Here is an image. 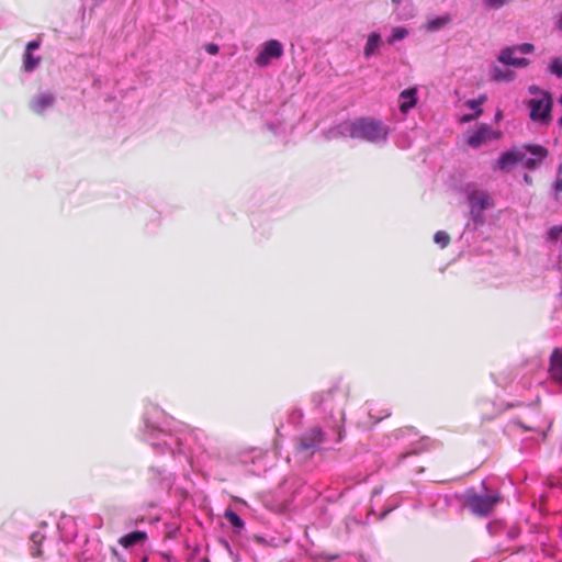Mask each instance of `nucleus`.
I'll return each instance as SVG.
<instances>
[{
    "mask_svg": "<svg viewBox=\"0 0 562 562\" xmlns=\"http://www.w3.org/2000/svg\"><path fill=\"white\" fill-rule=\"evenodd\" d=\"M549 375L553 381L562 383V353H551Z\"/></svg>",
    "mask_w": 562,
    "mask_h": 562,
    "instance_id": "nucleus-11",
    "label": "nucleus"
},
{
    "mask_svg": "<svg viewBox=\"0 0 562 562\" xmlns=\"http://www.w3.org/2000/svg\"><path fill=\"white\" fill-rule=\"evenodd\" d=\"M512 47L516 50V53L518 52L521 54H530L535 50V46L530 43H524Z\"/></svg>",
    "mask_w": 562,
    "mask_h": 562,
    "instance_id": "nucleus-24",
    "label": "nucleus"
},
{
    "mask_svg": "<svg viewBox=\"0 0 562 562\" xmlns=\"http://www.w3.org/2000/svg\"><path fill=\"white\" fill-rule=\"evenodd\" d=\"M470 203V212L476 224L484 223L483 212L493 206L490 194L485 191H473L468 196Z\"/></svg>",
    "mask_w": 562,
    "mask_h": 562,
    "instance_id": "nucleus-5",
    "label": "nucleus"
},
{
    "mask_svg": "<svg viewBox=\"0 0 562 562\" xmlns=\"http://www.w3.org/2000/svg\"><path fill=\"white\" fill-rule=\"evenodd\" d=\"M380 41H381V37L378 33H371L368 36V40H367V43H366V46L363 49V54L367 58L370 57L371 55H373L378 50Z\"/></svg>",
    "mask_w": 562,
    "mask_h": 562,
    "instance_id": "nucleus-13",
    "label": "nucleus"
},
{
    "mask_svg": "<svg viewBox=\"0 0 562 562\" xmlns=\"http://www.w3.org/2000/svg\"><path fill=\"white\" fill-rule=\"evenodd\" d=\"M283 54V46L277 40H270L263 44L262 50L258 54L255 61L258 66L265 67L269 65L273 58H280Z\"/></svg>",
    "mask_w": 562,
    "mask_h": 562,
    "instance_id": "nucleus-6",
    "label": "nucleus"
},
{
    "mask_svg": "<svg viewBox=\"0 0 562 562\" xmlns=\"http://www.w3.org/2000/svg\"><path fill=\"white\" fill-rule=\"evenodd\" d=\"M400 110L403 113L408 112L412 108L416 105L417 102V89L409 88L400 93Z\"/></svg>",
    "mask_w": 562,
    "mask_h": 562,
    "instance_id": "nucleus-10",
    "label": "nucleus"
},
{
    "mask_svg": "<svg viewBox=\"0 0 562 562\" xmlns=\"http://www.w3.org/2000/svg\"><path fill=\"white\" fill-rule=\"evenodd\" d=\"M38 47H40V42L38 41H32V42H29L26 44L25 52L32 53V50L37 49Z\"/></svg>",
    "mask_w": 562,
    "mask_h": 562,
    "instance_id": "nucleus-31",
    "label": "nucleus"
},
{
    "mask_svg": "<svg viewBox=\"0 0 562 562\" xmlns=\"http://www.w3.org/2000/svg\"><path fill=\"white\" fill-rule=\"evenodd\" d=\"M549 69L551 74L555 75L559 78H562V59L561 58H553Z\"/></svg>",
    "mask_w": 562,
    "mask_h": 562,
    "instance_id": "nucleus-22",
    "label": "nucleus"
},
{
    "mask_svg": "<svg viewBox=\"0 0 562 562\" xmlns=\"http://www.w3.org/2000/svg\"><path fill=\"white\" fill-rule=\"evenodd\" d=\"M32 555L33 557H42V550L41 549H35L34 551H32Z\"/></svg>",
    "mask_w": 562,
    "mask_h": 562,
    "instance_id": "nucleus-33",
    "label": "nucleus"
},
{
    "mask_svg": "<svg viewBox=\"0 0 562 562\" xmlns=\"http://www.w3.org/2000/svg\"><path fill=\"white\" fill-rule=\"evenodd\" d=\"M402 0H392L393 4H395L396 7L401 3Z\"/></svg>",
    "mask_w": 562,
    "mask_h": 562,
    "instance_id": "nucleus-35",
    "label": "nucleus"
},
{
    "mask_svg": "<svg viewBox=\"0 0 562 562\" xmlns=\"http://www.w3.org/2000/svg\"><path fill=\"white\" fill-rule=\"evenodd\" d=\"M146 539L147 535L145 531L136 530L122 536L119 539V544L122 546L123 548H130L145 541Z\"/></svg>",
    "mask_w": 562,
    "mask_h": 562,
    "instance_id": "nucleus-12",
    "label": "nucleus"
},
{
    "mask_svg": "<svg viewBox=\"0 0 562 562\" xmlns=\"http://www.w3.org/2000/svg\"><path fill=\"white\" fill-rule=\"evenodd\" d=\"M434 240L436 244L440 245L442 248L447 247L450 244V236L445 231H438L434 235Z\"/></svg>",
    "mask_w": 562,
    "mask_h": 562,
    "instance_id": "nucleus-20",
    "label": "nucleus"
},
{
    "mask_svg": "<svg viewBox=\"0 0 562 562\" xmlns=\"http://www.w3.org/2000/svg\"><path fill=\"white\" fill-rule=\"evenodd\" d=\"M205 50L210 54V55H216L218 53V46L214 43H210L205 46Z\"/></svg>",
    "mask_w": 562,
    "mask_h": 562,
    "instance_id": "nucleus-29",
    "label": "nucleus"
},
{
    "mask_svg": "<svg viewBox=\"0 0 562 562\" xmlns=\"http://www.w3.org/2000/svg\"><path fill=\"white\" fill-rule=\"evenodd\" d=\"M512 151H513V155H514L513 159H514L515 165L517 162H524V160H525V154L524 153L515 151V150H512Z\"/></svg>",
    "mask_w": 562,
    "mask_h": 562,
    "instance_id": "nucleus-30",
    "label": "nucleus"
},
{
    "mask_svg": "<svg viewBox=\"0 0 562 562\" xmlns=\"http://www.w3.org/2000/svg\"><path fill=\"white\" fill-rule=\"evenodd\" d=\"M501 133L493 131L487 124H482L469 136L468 144L472 148H479L481 145L492 139H498Z\"/></svg>",
    "mask_w": 562,
    "mask_h": 562,
    "instance_id": "nucleus-7",
    "label": "nucleus"
},
{
    "mask_svg": "<svg viewBox=\"0 0 562 562\" xmlns=\"http://www.w3.org/2000/svg\"><path fill=\"white\" fill-rule=\"evenodd\" d=\"M526 150L536 156L541 162L547 158L549 151L542 145H526Z\"/></svg>",
    "mask_w": 562,
    "mask_h": 562,
    "instance_id": "nucleus-17",
    "label": "nucleus"
},
{
    "mask_svg": "<svg viewBox=\"0 0 562 562\" xmlns=\"http://www.w3.org/2000/svg\"><path fill=\"white\" fill-rule=\"evenodd\" d=\"M407 35V30L404 27H395L392 32L391 37L389 38V43L393 44L395 41H401L405 38Z\"/></svg>",
    "mask_w": 562,
    "mask_h": 562,
    "instance_id": "nucleus-21",
    "label": "nucleus"
},
{
    "mask_svg": "<svg viewBox=\"0 0 562 562\" xmlns=\"http://www.w3.org/2000/svg\"><path fill=\"white\" fill-rule=\"evenodd\" d=\"M519 425L522 427V424H521V423H519ZM524 428H525V430H529V429H530V428L525 427V426H524Z\"/></svg>",
    "mask_w": 562,
    "mask_h": 562,
    "instance_id": "nucleus-37",
    "label": "nucleus"
},
{
    "mask_svg": "<svg viewBox=\"0 0 562 562\" xmlns=\"http://www.w3.org/2000/svg\"><path fill=\"white\" fill-rule=\"evenodd\" d=\"M54 103L55 97L52 93H41L29 102V108L33 113L43 115L45 110L52 108Z\"/></svg>",
    "mask_w": 562,
    "mask_h": 562,
    "instance_id": "nucleus-8",
    "label": "nucleus"
},
{
    "mask_svg": "<svg viewBox=\"0 0 562 562\" xmlns=\"http://www.w3.org/2000/svg\"><path fill=\"white\" fill-rule=\"evenodd\" d=\"M451 22V16L449 14H445L442 16H438L436 19L429 20L427 22V30L428 31H438L446 25H448Z\"/></svg>",
    "mask_w": 562,
    "mask_h": 562,
    "instance_id": "nucleus-15",
    "label": "nucleus"
},
{
    "mask_svg": "<svg viewBox=\"0 0 562 562\" xmlns=\"http://www.w3.org/2000/svg\"><path fill=\"white\" fill-rule=\"evenodd\" d=\"M540 165H541V161L538 160L537 158H526L525 157V160H524L525 168H527L529 170H535Z\"/></svg>",
    "mask_w": 562,
    "mask_h": 562,
    "instance_id": "nucleus-25",
    "label": "nucleus"
},
{
    "mask_svg": "<svg viewBox=\"0 0 562 562\" xmlns=\"http://www.w3.org/2000/svg\"><path fill=\"white\" fill-rule=\"evenodd\" d=\"M541 92H543L539 87L532 85L529 87V93L530 94H533V95H540L541 97Z\"/></svg>",
    "mask_w": 562,
    "mask_h": 562,
    "instance_id": "nucleus-32",
    "label": "nucleus"
},
{
    "mask_svg": "<svg viewBox=\"0 0 562 562\" xmlns=\"http://www.w3.org/2000/svg\"><path fill=\"white\" fill-rule=\"evenodd\" d=\"M40 63L38 57H34L32 53L25 52L23 56V68L25 71L31 72L33 71Z\"/></svg>",
    "mask_w": 562,
    "mask_h": 562,
    "instance_id": "nucleus-18",
    "label": "nucleus"
},
{
    "mask_svg": "<svg viewBox=\"0 0 562 562\" xmlns=\"http://www.w3.org/2000/svg\"><path fill=\"white\" fill-rule=\"evenodd\" d=\"M339 128L351 138L364 139L375 143L384 140L387 136V128L379 121L372 119H360L355 122H345Z\"/></svg>",
    "mask_w": 562,
    "mask_h": 562,
    "instance_id": "nucleus-2",
    "label": "nucleus"
},
{
    "mask_svg": "<svg viewBox=\"0 0 562 562\" xmlns=\"http://www.w3.org/2000/svg\"><path fill=\"white\" fill-rule=\"evenodd\" d=\"M559 124L562 126V117L559 120Z\"/></svg>",
    "mask_w": 562,
    "mask_h": 562,
    "instance_id": "nucleus-38",
    "label": "nucleus"
},
{
    "mask_svg": "<svg viewBox=\"0 0 562 562\" xmlns=\"http://www.w3.org/2000/svg\"><path fill=\"white\" fill-rule=\"evenodd\" d=\"M528 108L530 110V119L533 122L548 125L551 120L552 111V97L549 92H541L540 98H533L528 101Z\"/></svg>",
    "mask_w": 562,
    "mask_h": 562,
    "instance_id": "nucleus-3",
    "label": "nucleus"
},
{
    "mask_svg": "<svg viewBox=\"0 0 562 562\" xmlns=\"http://www.w3.org/2000/svg\"><path fill=\"white\" fill-rule=\"evenodd\" d=\"M516 77V74L508 69H502L499 67H494L492 71V78L495 81H513Z\"/></svg>",
    "mask_w": 562,
    "mask_h": 562,
    "instance_id": "nucleus-14",
    "label": "nucleus"
},
{
    "mask_svg": "<svg viewBox=\"0 0 562 562\" xmlns=\"http://www.w3.org/2000/svg\"><path fill=\"white\" fill-rule=\"evenodd\" d=\"M560 103L562 104V95H561V98H560Z\"/></svg>",
    "mask_w": 562,
    "mask_h": 562,
    "instance_id": "nucleus-39",
    "label": "nucleus"
},
{
    "mask_svg": "<svg viewBox=\"0 0 562 562\" xmlns=\"http://www.w3.org/2000/svg\"><path fill=\"white\" fill-rule=\"evenodd\" d=\"M525 180H526L527 182H530L529 177H528L527 175L525 176Z\"/></svg>",
    "mask_w": 562,
    "mask_h": 562,
    "instance_id": "nucleus-36",
    "label": "nucleus"
},
{
    "mask_svg": "<svg viewBox=\"0 0 562 562\" xmlns=\"http://www.w3.org/2000/svg\"><path fill=\"white\" fill-rule=\"evenodd\" d=\"M553 351H561L560 349H554Z\"/></svg>",
    "mask_w": 562,
    "mask_h": 562,
    "instance_id": "nucleus-40",
    "label": "nucleus"
},
{
    "mask_svg": "<svg viewBox=\"0 0 562 562\" xmlns=\"http://www.w3.org/2000/svg\"><path fill=\"white\" fill-rule=\"evenodd\" d=\"M513 158H514L513 151H506V153L502 154L497 161L498 168L502 170H506L509 167L514 166L515 162H514Z\"/></svg>",
    "mask_w": 562,
    "mask_h": 562,
    "instance_id": "nucleus-19",
    "label": "nucleus"
},
{
    "mask_svg": "<svg viewBox=\"0 0 562 562\" xmlns=\"http://www.w3.org/2000/svg\"><path fill=\"white\" fill-rule=\"evenodd\" d=\"M483 113V110L482 109H479V111H476L474 114H467L462 117V122H470L474 119H477L479 116H481Z\"/></svg>",
    "mask_w": 562,
    "mask_h": 562,
    "instance_id": "nucleus-28",
    "label": "nucleus"
},
{
    "mask_svg": "<svg viewBox=\"0 0 562 562\" xmlns=\"http://www.w3.org/2000/svg\"><path fill=\"white\" fill-rule=\"evenodd\" d=\"M558 27L562 31V12H561L560 19L558 21Z\"/></svg>",
    "mask_w": 562,
    "mask_h": 562,
    "instance_id": "nucleus-34",
    "label": "nucleus"
},
{
    "mask_svg": "<svg viewBox=\"0 0 562 562\" xmlns=\"http://www.w3.org/2000/svg\"><path fill=\"white\" fill-rule=\"evenodd\" d=\"M324 440L325 435L323 430L318 427H314L299 438L296 452L303 458H311Z\"/></svg>",
    "mask_w": 562,
    "mask_h": 562,
    "instance_id": "nucleus-4",
    "label": "nucleus"
},
{
    "mask_svg": "<svg viewBox=\"0 0 562 562\" xmlns=\"http://www.w3.org/2000/svg\"><path fill=\"white\" fill-rule=\"evenodd\" d=\"M555 192H562V166L558 168L557 180L554 182Z\"/></svg>",
    "mask_w": 562,
    "mask_h": 562,
    "instance_id": "nucleus-27",
    "label": "nucleus"
},
{
    "mask_svg": "<svg viewBox=\"0 0 562 562\" xmlns=\"http://www.w3.org/2000/svg\"><path fill=\"white\" fill-rule=\"evenodd\" d=\"M485 4L493 9H499L504 7L509 0H484Z\"/></svg>",
    "mask_w": 562,
    "mask_h": 562,
    "instance_id": "nucleus-26",
    "label": "nucleus"
},
{
    "mask_svg": "<svg viewBox=\"0 0 562 562\" xmlns=\"http://www.w3.org/2000/svg\"><path fill=\"white\" fill-rule=\"evenodd\" d=\"M224 517L236 530H241L245 527L244 520L232 509H226L224 513Z\"/></svg>",
    "mask_w": 562,
    "mask_h": 562,
    "instance_id": "nucleus-16",
    "label": "nucleus"
},
{
    "mask_svg": "<svg viewBox=\"0 0 562 562\" xmlns=\"http://www.w3.org/2000/svg\"><path fill=\"white\" fill-rule=\"evenodd\" d=\"M516 50L510 47H505L501 50L498 60L505 65L515 66V67H527L529 65V59L527 58H518L515 57L514 54Z\"/></svg>",
    "mask_w": 562,
    "mask_h": 562,
    "instance_id": "nucleus-9",
    "label": "nucleus"
},
{
    "mask_svg": "<svg viewBox=\"0 0 562 562\" xmlns=\"http://www.w3.org/2000/svg\"><path fill=\"white\" fill-rule=\"evenodd\" d=\"M482 486L487 491L485 482H482ZM459 499L462 506L468 508L473 515L485 517L490 515L494 507L501 502L502 495L498 491L486 492V494L480 495L473 487H470L459 496Z\"/></svg>",
    "mask_w": 562,
    "mask_h": 562,
    "instance_id": "nucleus-1",
    "label": "nucleus"
},
{
    "mask_svg": "<svg viewBox=\"0 0 562 562\" xmlns=\"http://www.w3.org/2000/svg\"><path fill=\"white\" fill-rule=\"evenodd\" d=\"M486 101V95L483 94L481 97H479L477 99H472V100H468L467 101V106L472 109V110H475L479 111V109H481V105Z\"/></svg>",
    "mask_w": 562,
    "mask_h": 562,
    "instance_id": "nucleus-23",
    "label": "nucleus"
}]
</instances>
